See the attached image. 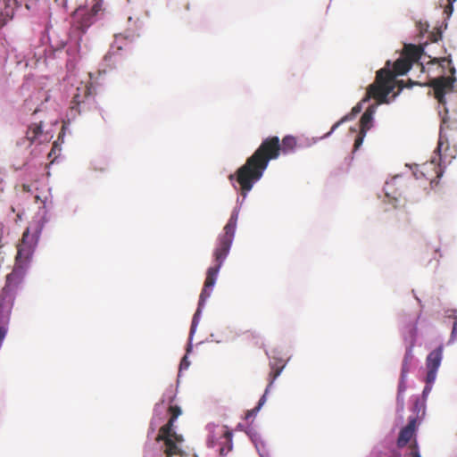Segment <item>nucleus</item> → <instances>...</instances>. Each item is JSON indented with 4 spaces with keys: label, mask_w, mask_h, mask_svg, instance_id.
Instances as JSON below:
<instances>
[{
    "label": "nucleus",
    "mask_w": 457,
    "mask_h": 457,
    "mask_svg": "<svg viewBox=\"0 0 457 457\" xmlns=\"http://www.w3.org/2000/svg\"><path fill=\"white\" fill-rule=\"evenodd\" d=\"M102 10V0H95L94 4L88 11L96 18V15Z\"/></svg>",
    "instance_id": "nucleus-26"
},
{
    "label": "nucleus",
    "mask_w": 457,
    "mask_h": 457,
    "mask_svg": "<svg viewBox=\"0 0 457 457\" xmlns=\"http://www.w3.org/2000/svg\"><path fill=\"white\" fill-rule=\"evenodd\" d=\"M405 381H406V377H403V375H401L399 385H398L397 400L401 401L402 404L403 403V398L402 397V394L406 390Z\"/></svg>",
    "instance_id": "nucleus-23"
},
{
    "label": "nucleus",
    "mask_w": 457,
    "mask_h": 457,
    "mask_svg": "<svg viewBox=\"0 0 457 457\" xmlns=\"http://www.w3.org/2000/svg\"><path fill=\"white\" fill-rule=\"evenodd\" d=\"M431 385L432 384H428L426 385V386L424 387V390H423V396H426L427 395L429 394V392L431 391Z\"/></svg>",
    "instance_id": "nucleus-31"
},
{
    "label": "nucleus",
    "mask_w": 457,
    "mask_h": 457,
    "mask_svg": "<svg viewBox=\"0 0 457 457\" xmlns=\"http://www.w3.org/2000/svg\"><path fill=\"white\" fill-rule=\"evenodd\" d=\"M429 38L432 42H437L442 38V31L437 29L436 31H434L429 35Z\"/></svg>",
    "instance_id": "nucleus-27"
},
{
    "label": "nucleus",
    "mask_w": 457,
    "mask_h": 457,
    "mask_svg": "<svg viewBox=\"0 0 457 457\" xmlns=\"http://www.w3.org/2000/svg\"><path fill=\"white\" fill-rule=\"evenodd\" d=\"M454 81L455 78L444 76L431 81L430 86L433 87L435 97L439 104H445V96L447 92L453 91Z\"/></svg>",
    "instance_id": "nucleus-10"
},
{
    "label": "nucleus",
    "mask_w": 457,
    "mask_h": 457,
    "mask_svg": "<svg viewBox=\"0 0 457 457\" xmlns=\"http://www.w3.org/2000/svg\"><path fill=\"white\" fill-rule=\"evenodd\" d=\"M443 358V345H439L436 349L428 353L426 359L427 376L426 383L433 384L436 378L437 370L440 367Z\"/></svg>",
    "instance_id": "nucleus-9"
},
{
    "label": "nucleus",
    "mask_w": 457,
    "mask_h": 457,
    "mask_svg": "<svg viewBox=\"0 0 457 457\" xmlns=\"http://www.w3.org/2000/svg\"><path fill=\"white\" fill-rule=\"evenodd\" d=\"M72 21L70 31L71 40H74V34L78 35V42L81 40L87 29L95 22L96 18L86 6L78 7L72 13Z\"/></svg>",
    "instance_id": "nucleus-8"
},
{
    "label": "nucleus",
    "mask_w": 457,
    "mask_h": 457,
    "mask_svg": "<svg viewBox=\"0 0 457 457\" xmlns=\"http://www.w3.org/2000/svg\"><path fill=\"white\" fill-rule=\"evenodd\" d=\"M418 417H410L408 424L404 426L399 432L396 445L402 449L405 447L411 441L416 438V432L418 429Z\"/></svg>",
    "instance_id": "nucleus-11"
},
{
    "label": "nucleus",
    "mask_w": 457,
    "mask_h": 457,
    "mask_svg": "<svg viewBox=\"0 0 457 457\" xmlns=\"http://www.w3.org/2000/svg\"><path fill=\"white\" fill-rule=\"evenodd\" d=\"M238 212L234 211L223 228V233L217 238V245L213 251L215 265L207 270L204 288L199 297L198 308L193 317L191 333L195 331L198 322V317L201 312V308L204 304L206 299L210 296L211 291L216 282L219 270L229 253L235 236Z\"/></svg>",
    "instance_id": "nucleus-2"
},
{
    "label": "nucleus",
    "mask_w": 457,
    "mask_h": 457,
    "mask_svg": "<svg viewBox=\"0 0 457 457\" xmlns=\"http://www.w3.org/2000/svg\"><path fill=\"white\" fill-rule=\"evenodd\" d=\"M41 137H43V122L32 123L29 126L26 132V140L29 141V145L34 143H41Z\"/></svg>",
    "instance_id": "nucleus-16"
},
{
    "label": "nucleus",
    "mask_w": 457,
    "mask_h": 457,
    "mask_svg": "<svg viewBox=\"0 0 457 457\" xmlns=\"http://www.w3.org/2000/svg\"><path fill=\"white\" fill-rule=\"evenodd\" d=\"M457 338V320H455L453 322V330H452V333H451V339L450 341H453Z\"/></svg>",
    "instance_id": "nucleus-29"
},
{
    "label": "nucleus",
    "mask_w": 457,
    "mask_h": 457,
    "mask_svg": "<svg viewBox=\"0 0 457 457\" xmlns=\"http://www.w3.org/2000/svg\"><path fill=\"white\" fill-rule=\"evenodd\" d=\"M366 98V96L360 102L358 103L355 106L353 107L352 111H351V113L349 114H346L340 120H338L337 122H336L330 131L327 134L328 136L330 135L331 133H333L342 123H344L345 121H347V120H350L352 119H353L355 117L356 114H358L359 112H361L362 110V103H364V99Z\"/></svg>",
    "instance_id": "nucleus-17"
},
{
    "label": "nucleus",
    "mask_w": 457,
    "mask_h": 457,
    "mask_svg": "<svg viewBox=\"0 0 457 457\" xmlns=\"http://www.w3.org/2000/svg\"><path fill=\"white\" fill-rule=\"evenodd\" d=\"M373 113L374 109L372 106H370L362 114L360 120V130H361L362 132H367L370 129L373 120Z\"/></svg>",
    "instance_id": "nucleus-18"
},
{
    "label": "nucleus",
    "mask_w": 457,
    "mask_h": 457,
    "mask_svg": "<svg viewBox=\"0 0 457 457\" xmlns=\"http://www.w3.org/2000/svg\"><path fill=\"white\" fill-rule=\"evenodd\" d=\"M27 265L15 262L12 271L6 277V287L12 288L16 287L23 278Z\"/></svg>",
    "instance_id": "nucleus-14"
},
{
    "label": "nucleus",
    "mask_w": 457,
    "mask_h": 457,
    "mask_svg": "<svg viewBox=\"0 0 457 457\" xmlns=\"http://www.w3.org/2000/svg\"><path fill=\"white\" fill-rule=\"evenodd\" d=\"M449 71H450V73L452 74V76H453L456 71L455 68L453 66H450Z\"/></svg>",
    "instance_id": "nucleus-33"
},
{
    "label": "nucleus",
    "mask_w": 457,
    "mask_h": 457,
    "mask_svg": "<svg viewBox=\"0 0 457 457\" xmlns=\"http://www.w3.org/2000/svg\"><path fill=\"white\" fill-rule=\"evenodd\" d=\"M170 415L168 422L162 426L155 437L157 443H162L158 451H148L144 457H186L187 453L182 449L184 437L174 429L176 419L181 414V409L178 405H170L168 409Z\"/></svg>",
    "instance_id": "nucleus-3"
},
{
    "label": "nucleus",
    "mask_w": 457,
    "mask_h": 457,
    "mask_svg": "<svg viewBox=\"0 0 457 457\" xmlns=\"http://www.w3.org/2000/svg\"><path fill=\"white\" fill-rule=\"evenodd\" d=\"M432 62H434V63H436H436H439L441 66H444V63H445V62H447V63H448V65H451V64H452V60H451L450 56H449V57H444V58H435V59L432 61Z\"/></svg>",
    "instance_id": "nucleus-28"
},
{
    "label": "nucleus",
    "mask_w": 457,
    "mask_h": 457,
    "mask_svg": "<svg viewBox=\"0 0 457 457\" xmlns=\"http://www.w3.org/2000/svg\"><path fill=\"white\" fill-rule=\"evenodd\" d=\"M38 112V109H35L34 112L33 113H36Z\"/></svg>",
    "instance_id": "nucleus-36"
},
{
    "label": "nucleus",
    "mask_w": 457,
    "mask_h": 457,
    "mask_svg": "<svg viewBox=\"0 0 457 457\" xmlns=\"http://www.w3.org/2000/svg\"><path fill=\"white\" fill-rule=\"evenodd\" d=\"M419 404H420L419 400H416V401H415V403H414V407H415V408H418Z\"/></svg>",
    "instance_id": "nucleus-34"
},
{
    "label": "nucleus",
    "mask_w": 457,
    "mask_h": 457,
    "mask_svg": "<svg viewBox=\"0 0 457 457\" xmlns=\"http://www.w3.org/2000/svg\"><path fill=\"white\" fill-rule=\"evenodd\" d=\"M390 63V61H387L386 66L377 71L375 82L367 88L364 101L374 98L378 104L388 103L387 96L395 87V77L405 74L412 66L410 61L402 55L395 62L393 71L389 68Z\"/></svg>",
    "instance_id": "nucleus-4"
},
{
    "label": "nucleus",
    "mask_w": 457,
    "mask_h": 457,
    "mask_svg": "<svg viewBox=\"0 0 457 457\" xmlns=\"http://www.w3.org/2000/svg\"><path fill=\"white\" fill-rule=\"evenodd\" d=\"M97 107L92 84L81 82L72 96L71 112L76 111L79 114H87L96 110Z\"/></svg>",
    "instance_id": "nucleus-6"
},
{
    "label": "nucleus",
    "mask_w": 457,
    "mask_h": 457,
    "mask_svg": "<svg viewBox=\"0 0 457 457\" xmlns=\"http://www.w3.org/2000/svg\"><path fill=\"white\" fill-rule=\"evenodd\" d=\"M409 448L411 450V452H410L411 457H421L420 451H419V445H418L417 438H414V440H412L409 443Z\"/></svg>",
    "instance_id": "nucleus-24"
},
{
    "label": "nucleus",
    "mask_w": 457,
    "mask_h": 457,
    "mask_svg": "<svg viewBox=\"0 0 457 457\" xmlns=\"http://www.w3.org/2000/svg\"><path fill=\"white\" fill-rule=\"evenodd\" d=\"M423 54V47L412 44L404 45L402 56L410 61L411 65L418 62Z\"/></svg>",
    "instance_id": "nucleus-15"
},
{
    "label": "nucleus",
    "mask_w": 457,
    "mask_h": 457,
    "mask_svg": "<svg viewBox=\"0 0 457 457\" xmlns=\"http://www.w3.org/2000/svg\"><path fill=\"white\" fill-rule=\"evenodd\" d=\"M280 152V140L278 137L265 138L254 153L246 159L245 164L234 174L228 176L229 181L237 182L241 195L245 197L253 185L262 177L269 162L277 159ZM233 187L237 188L235 184Z\"/></svg>",
    "instance_id": "nucleus-1"
},
{
    "label": "nucleus",
    "mask_w": 457,
    "mask_h": 457,
    "mask_svg": "<svg viewBox=\"0 0 457 457\" xmlns=\"http://www.w3.org/2000/svg\"><path fill=\"white\" fill-rule=\"evenodd\" d=\"M44 224L41 220H34L24 231L21 243L18 245L16 262L28 265L34 248L38 241Z\"/></svg>",
    "instance_id": "nucleus-5"
},
{
    "label": "nucleus",
    "mask_w": 457,
    "mask_h": 457,
    "mask_svg": "<svg viewBox=\"0 0 457 457\" xmlns=\"http://www.w3.org/2000/svg\"><path fill=\"white\" fill-rule=\"evenodd\" d=\"M127 47H128V50L130 49V44L129 43H128Z\"/></svg>",
    "instance_id": "nucleus-35"
},
{
    "label": "nucleus",
    "mask_w": 457,
    "mask_h": 457,
    "mask_svg": "<svg viewBox=\"0 0 457 457\" xmlns=\"http://www.w3.org/2000/svg\"><path fill=\"white\" fill-rule=\"evenodd\" d=\"M121 46H118L116 47V50H112L108 52V54L104 56V60L106 62L111 61L112 58L114 59L115 62H120L122 60L121 54L120 53L122 50Z\"/></svg>",
    "instance_id": "nucleus-21"
},
{
    "label": "nucleus",
    "mask_w": 457,
    "mask_h": 457,
    "mask_svg": "<svg viewBox=\"0 0 457 457\" xmlns=\"http://www.w3.org/2000/svg\"><path fill=\"white\" fill-rule=\"evenodd\" d=\"M270 371L269 373V384L265 389L264 395L260 398L258 405L251 411V413H256L260 411L261 407L266 402V395L275 379L280 375L281 371L285 367V363L282 361H274L270 362Z\"/></svg>",
    "instance_id": "nucleus-12"
},
{
    "label": "nucleus",
    "mask_w": 457,
    "mask_h": 457,
    "mask_svg": "<svg viewBox=\"0 0 457 457\" xmlns=\"http://www.w3.org/2000/svg\"><path fill=\"white\" fill-rule=\"evenodd\" d=\"M189 366V361L187 360V356H184L183 359L180 361V370L182 369H187Z\"/></svg>",
    "instance_id": "nucleus-30"
},
{
    "label": "nucleus",
    "mask_w": 457,
    "mask_h": 457,
    "mask_svg": "<svg viewBox=\"0 0 457 457\" xmlns=\"http://www.w3.org/2000/svg\"><path fill=\"white\" fill-rule=\"evenodd\" d=\"M23 4L27 9L29 8L26 0H4V12H0V29L5 25L7 19H12L14 15V9L19 8Z\"/></svg>",
    "instance_id": "nucleus-13"
},
{
    "label": "nucleus",
    "mask_w": 457,
    "mask_h": 457,
    "mask_svg": "<svg viewBox=\"0 0 457 457\" xmlns=\"http://www.w3.org/2000/svg\"><path fill=\"white\" fill-rule=\"evenodd\" d=\"M223 437L225 442L228 444L227 449L225 447H221L220 450V454H225L232 449V432L229 430H225L223 433Z\"/></svg>",
    "instance_id": "nucleus-22"
},
{
    "label": "nucleus",
    "mask_w": 457,
    "mask_h": 457,
    "mask_svg": "<svg viewBox=\"0 0 457 457\" xmlns=\"http://www.w3.org/2000/svg\"><path fill=\"white\" fill-rule=\"evenodd\" d=\"M413 358H414V356L412 353V349H411V347H410L406 351L403 360L402 370H401V375H403V377H407V374L409 373V371L411 370V363L413 361Z\"/></svg>",
    "instance_id": "nucleus-19"
},
{
    "label": "nucleus",
    "mask_w": 457,
    "mask_h": 457,
    "mask_svg": "<svg viewBox=\"0 0 457 457\" xmlns=\"http://www.w3.org/2000/svg\"><path fill=\"white\" fill-rule=\"evenodd\" d=\"M448 130H452L446 118L443 120L440 127L439 139L437 147L435 151V156L432 157V163H438V165H446L451 163L452 160L455 158L457 153L455 148H451L448 144V138L451 137Z\"/></svg>",
    "instance_id": "nucleus-7"
},
{
    "label": "nucleus",
    "mask_w": 457,
    "mask_h": 457,
    "mask_svg": "<svg viewBox=\"0 0 457 457\" xmlns=\"http://www.w3.org/2000/svg\"><path fill=\"white\" fill-rule=\"evenodd\" d=\"M366 133L367 132H362L361 130H360L359 134L357 135V137L354 140V145H353L354 151L358 150L360 148V146L361 145Z\"/></svg>",
    "instance_id": "nucleus-25"
},
{
    "label": "nucleus",
    "mask_w": 457,
    "mask_h": 457,
    "mask_svg": "<svg viewBox=\"0 0 457 457\" xmlns=\"http://www.w3.org/2000/svg\"><path fill=\"white\" fill-rule=\"evenodd\" d=\"M21 187H22V190L24 192H29L30 191V186L23 184Z\"/></svg>",
    "instance_id": "nucleus-32"
},
{
    "label": "nucleus",
    "mask_w": 457,
    "mask_h": 457,
    "mask_svg": "<svg viewBox=\"0 0 457 457\" xmlns=\"http://www.w3.org/2000/svg\"><path fill=\"white\" fill-rule=\"evenodd\" d=\"M297 145L296 138L293 136H286L282 142L280 143L281 152L283 154H287L295 150Z\"/></svg>",
    "instance_id": "nucleus-20"
}]
</instances>
